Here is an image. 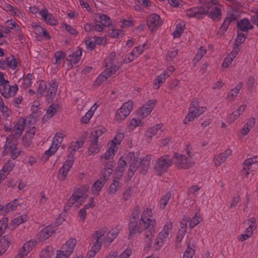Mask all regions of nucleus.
Segmentation results:
<instances>
[{
	"label": "nucleus",
	"instance_id": "nucleus-1",
	"mask_svg": "<svg viewBox=\"0 0 258 258\" xmlns=\"http://www.w3.org/2000/svg\"><path fill=\"white\" fill-rule=\"evenodd\" d=\"M156 227V221L153 218V213L151 208L147 207L142 212L141 219L138 223L132 222L130 226V234L128 238H132L137 233L147 230L146 236L150 240L155 233Z\"/></svg>",
	"mask_w": 258,
	"mask_h": 258
},
{
	"label": "nucleus",
	"instance_id": "nucleus-2",
	"mask_svg": "<svg viewBox=\"0 0 258 258\" xmlns=\"http://www.w3.org/2000/svg\"><path fill=\"white\" fill-rule=\"evenodd\" d=\"M90 186L87 184L80 185L74 187L72 195L64 206V210H69L75 204L77 207L81 206L87 198V192Z\"/></svg>",
	"mask_w": 258,
	"mask_h": 258
},
{
	"label": "nucleus",
	"instance_id": "nucleus-3",
	"mask_svg": "<svg viewBox=\"0 0 258 258\" xmlns=\"http://www.w3.org/2000/svg\"><path fill=\"white\" fill-rule=\"evenodd\" d=\"M17 146L18 142L16 138L12 135H9L4 146L3 155L9 156L13 160L16 159L21 153V151Z\"/></svg>",
	"mask_w": 258,
	"mask_h": 258
},
{
	"label": "nucleus",
	"instance_id": "nucleus-4",
	"mask_svg": "<svg viewBox=\"0 0 258 258\" xmlns=\"http://www.w3.org/2000/svg\"><path fill=\"white\" fill-rule=\"evenodd\" d=\"M206 109V107L200 106L198 99L194 98L190 103L188 112L183 120V123L186 124H188L195 118L199 117L205 112Z\"/></svg>",
	"mask_w": 258,
	"mask_h": 258
},
{
	"label": "nucleus",
	"instance_id": "nucleus-5",
	"mask_svg": "<svg viewBox=\"0 0 258 258\" xmlns=\"http://www.w3.org/2000/svg\"><path fill=\"white\" fill-rule=\"evenodd\" d=\"M201 5H204V8H207V13L209 12V17L213 20H219L221 18L220 5L217 0H199Z\"/></svg>",
	"mask_w": 258,
	"mask_h": 258
},
{
	"label": "nucleus",
	"instance_id": "nucleus-6",
	"mask_svg": "<svg viewBox=\"0 0 258 258\" xmlns=\"http://www.w3.org/2000/svg\"><path fill=\"white\" fill-rule=\"evenodd\" d=\"M188 157L183 154L175 153L174 157L175 159V165L178 169H186L194 166V163L191 160L192 154L188 149L186 150Z\"/></svg>",
	"mask_w": 258,
	"mask_h": 258
},
{
	"label": "nucleus",
	"instance_id": "nucleus-7",
	"mask_svg": "<svg viewBox=\"0 0 258 258\" xmlns=\"http://www.w3.org/2000/svg\"><path fill=\"white\" fill-rule=\"evenodd\" d=\"M133 102L128 101L124 102L122 105L118 109L115 113L114 121L115 123H120L129 115L133 109Z\"/></svg>",
	"mask_w": 258,
	"mask_h": 258
},
{
	"label": "nucleus",
	"instance_id": "nucleus-8",
	"mask_svg": "<svg viewBox=\"0 0 258 258\" xmlns=\"http://www.w3.org/2000/svg\"><path fill=\"white\" fill-rule=\"evenodd\" d=\"M64 136V134L60 132H57L55 134L53 138L52 144L49 148L45 152L43 155V158L47 160L49 157L54 154L58 147L60 146Z\"/></svg>",
	"mask_w": 258,
	"mask_h": 258
},
{
	"label": "nucleus",
	"instance_id": "nucleus-9",
	"mask_svg": "<svg viewBox=\"0 0 258 258\" xmlns=\"http://www.w3.org/2000/svg\"><path fill=\"white\" fill-rule=\"evenodd\" d=\"M175 69L172 66H169L159 75L157 76L154 80L153 88L158 89L165 80L174 72Z\"/></svg>",
	"mask_w": 258,
	"mask_h": 258
},
{
	"label": "nucleus",
	"instance_id": "nucleus-10",
	"mask_svg": "<svg viewBox=\"0 0 258 258\" xmlns=\"http://www.w3.org/2000/svg\"><path fill=\"white\" fill-rule=\"evenodd\" d=\"M171 156L165 155L160 157L156 161L154 168L159 172H165L172 163Z\"/></svg>",
	"mask_w": 258,
	"mask_h": 258
},
{
	"label": "nucleus",
	"instance_id": "nucleus-11",
	"mask_svg": "<svg viewBox=\"0 0 258 258\" xmlns=\"http://www.w3.org/2000/svg\"><path fill=\"white\" fill-rule=\"evenodd\" d=\"M146 22L149 29L152 32L156 31L163 23L160 16L155 13L148 16Z\"/></svg>",
	"mask_w": 258,
	"mask_h": 258
},
{
	"label": "nucleus",
	"instance_id": "nucleus-12",
	"mask_svg": "<svg viewBox=\"0 0 258 258\" xmlns=\"http://www.w3.org/2000/svg\"><path fill=\"white\" fill-rule=\"evenodd\" d=\"M109 148L105 153L103 154L100 157V161L103 164H108L109 162H111L113 165V158L115 156L117 150V147H115L112 144V145L108 144Z\"/></svg>",
	"mask_w": 258,
	"mask_h": 258
},
{
	"label": "nucleus",
	"instance_id": "nucleus-13",
	"mask_svg": "<svg viewBox=\"0 0 258 258\" xmlns=\"http://www.w3.org/2000/svg\"><path fill=\"white\" fill-rule=\"evenodd\" d=\"M156 103V100H149L143 105L138 111V115L141 118H144L150 114Z\"/></svg>",
	"mask_w": 258,
	"mask_h": 258
},
{
	"label": "nucleus",
	"instance_id": "nucleus-14",
	"mask_svg": "<svg viewBox=\"0 0 258 258\" xmlns=\"http://www.w3.org/2000/svg\"><path fill=\"white\" fill-rule=\"evenodd\" d=\"M200 7H194L186 11V15L188 17H195L197 19H201L202 16L207 14V9L204 8V5H201Z\"/></svg>",
	"mask_w": 258,
	"mask_h": 258
},
{
	"label": "nucleus",
	"instance_id": "nucleus-15",
	"mask_svg": "<svg viewBox=\"0 0 258 258\" xmlns=\"http://www.w3.org/2000/svg\"><path fill=\"white\" fill-rule=\"evenodd\" d=\"M74 161L72 159L66 160L58 170V178L60 180H64L67 178L68 173L73 165Z\"/></svg>",
	"mask_w": 258,
	"mask_h": 258
},
{
	"label": "nucleus",
	"instance_id": "nucleus-16",
	"mask_svg": "<svg viewBox=\"0 0 258 258\" xmlns=\"http://www.w3.org/2000/svg\"><path fill=\"white\" fill-rule=\"evenodd\" d=\"M56 230V226L51 225L46 226L38 233V239L40 241L45 240L51 236Z\"/></svg>",
	"mask_w": 258,
	"mask_h": 258
},
{
	"label": "nucleus",
	"instance_id": "nucleus-17",
	"mask_svg": "<svg viewBox=\"0 0 258 258\" xmlns=\"http://www.w3.org/2000/svg\"><path fill=\"white\" fill-rule=\"evenodd\" d=\"M115 68L106 69L100 74L95 81V85L99 86L102 83L106 81L107 79L115 74Z\"/></svg>",
	"mask_w": 258,
	"mask_h": 258
},
{
	"label": "nucleus",
	"instance_id": "nucleus-18",
	"mask_svg": "<svg viewBox=\"0 0 258 258\" xmlns=\"http://www.w3.org/2000/svg\"><path fill=\"white\" fill-rule=\"evenodd\" d=\"M134 159L133 161L131 162L129 170L127 172L128 175L132 177L134 175V173L136 171L137 168L141 165L140 160L135 157V153L133 152H130L126 156L127 160Z\"/></svg>",
	"mask_w": 258,
	"mask_h": 258
},
{
	"label": "nucleus",
	"instance_id": "nucleus-19",
	"mask_svg": "<svg viewBox=\"0 0 258 258\" xmlns=\"http://www.w3.org/2000/svg\"><path fill=\"white\" fill-rule=\"evenodd\" d=\"M258 162V156H254L245 160L242 164L241 173L244 177L247 176L251 171V165Z\"/></svg>",
	"mask_w": 258,
	"mask_h": 258
},
{
	"label": "nucleus",
	"instance_id": "nucleus-20",
	"mask_svg": "<svg viewBox=\"0 0 258 258\" xmlns=\"http://www.w3.org/2000/svg\"><path fill=\"white\" fill-rule=\"evenodd\" d=\"M57 87L58 83L53 80H51L48 84L46 90V98L48 101H52L55 96Z\"/></svg>",
	"mask_w": 258,
	"mask_h": 258
},
{
	"label": "nucleus",
	"instance_id": "nucleus-21",
	"mask_svg": "<svg viewBox=\"0 0 258 258\" xmlns=\"http://www.w3.org/2000/svg\"><path fill=\"white\" fill-rule=\"evenodd\" d=\"M116 56V53L115 52H111L104 59L103 66L106 68V69H111L115 68V72L118 70L121 67V64L116 65L113 64V62L115 59Z\"/></svg>",
	"mask_w": 258,
	"mask_h": 258
},
{
	"label": "nucleus",
	"instance_id": "nucleus-22",
	"mask_svg": "<svg viewBox=\"0 0 258 258\" xmlns=\"http://www.w3.org/2000/svg\"><path fill=\"white\" fill-rule=\"evenodd\" d=\"M232 153V150L228 149L224 152L215 156L213 160L215 165L217 166L220 165L221 164L224 163L230 155H231Z\"/></svg>",
	"mask_w": 258,
	"mask_h": 258
},
{
	"label": "nucleus",
	"instance_id": "nucleus-23",
	"mask_svg": "<svg viewBox=\"0 0 258 258\" xmlns=\"http://www.w3.org/2000/svg\"><path fill=\"white\" fill-rule=\"evenodd\" d=\"M77 243V240L75 238H70L62 244L61 249L63 252L71 255L75 250Z\"/></svg>",
	"mask_w": 258,
	"mask_h": 258
},
{
	"label": "nucleus",
	"instance_id": "nucleus-24",
	"mask_svg": "<svg viewBox=\"0 0 258 258\" xmlns=\"http://www.w3.org/2000/svg\"><path fill=\"white\" fill-rule=\"evenodd\" d=\"M25 120L23 118L19 119L14 126V128L12 130V133L16 139L19 137L22 134L25 127ZM11 131V129H10Z\"/></svg>",
	"mask_w": 258,
	"mask_h": 258
},
{
	"label": "nucleus",
	"instance_id": "nucleus-25",
	"mask_svg": "<svg viewBox=\"0 0 258 258\" xmlns=\"http://www.w3.org/2000/svg\"><path fill=\"white\" fill-rule=\"evenodd\" d=\"M96 22L100 23L104 27H109L112 25V20L110 18L106 15L101 14H96L94 16Z\"/></svg>",
	"mask_w": 258,
	"mask_h": 258
},
{
	"label": "nucleus",
	"instance_id": "nucleus-26",
	"mask_svg": "<svg viewBox=\"0 0 258 258\" xmlns=\"http://www.w3.org/2000/svg\"><path fill=\"white\" fill-rule=\"evenodd\" d=\"M39 14L47 24L51 26L56 25L57 22L54 19V17L46 9H41L39 11Z\"/></svg>",
	"mask_w": 258,
	"mask_h": 258
},
{
	"label": "nucleus",
	"instance_id": "nucleus-27",
	"mask_svg": "<svg viewBox=\"0 0 258 258\" xmlns=\"http://www.w3.org/2000/svg\"><path fill=\"white\" fill-rule=\"evenodd\" d=\"M252 28L253 26L248 19H243L237 24L238 30L246 34H247L248 31L252 29Z\"/></svg>",
	"mask_w": 258,
	"mask_h": 258
},
{
	"label": "nucleus",
	"instance_id": "nucleus-28",
	"mask_svg": "<svg viewBox=\"0 0 258 258\" xmlns=\"http://www.w3.org/2000/svg\"><path fill=\"white\" fill-rule=\"evenodd\" d=\"M82 55V50L81 48L78 49L76 52L68 56L67 60L70 62L72 66L78 63L81 59Z\"/></svg>",
	"mask_w": 258,
	"mask_h": 258
},
{
	"label": "nucleus",
	"instance_id": "nucleus-29",
	"mask_svg": "<svg viewBox=\"0 0 258 258\" xmlns=\"http://www.w3.org/2000/svg\"><path fill=\"white\" fill-rule=\"evenodd\" d=\"M36 244V241L35 240H31L26 242L23 246L19 249V253L24 256L32 250L33 247Z\"/></svg>",
	"mask_w": 258,
	"mask_h": 258
},
{
	"label": "nucleus",
	"instance_id": "nucleus-30",
	"mask_svg": "<svg viewBox=\"0 0 258 258\" xmlns=\"http://www.w3.org/2000/svg\"><path fill=\"white\" fill-rule=\"evenodd\" d=\"M83 145V142L81 141L72 142L68 149V156L69 158L73 157L75 152Z\"/></svg>",
	"mask_w": 258,
	"mask_h": 258
},
{
	"label": "nucleus",
	"instance_id": "nucleus-31",
	"mask_svg": "<svg viewBox=\"0 0 258 258\" xmlns=\"http://www.w3.org/2000/svg\"><path fill=\"white\" fill-rule=\"evenodd\" d=\"M118 234V231L117 228L112 229L108 231L104 237L103 241L105 242V245H109L117 237Z\"/></svg>",
	"mask_w": 258,
	"mask_h": 258
},
{
	"label": "nucleus",
	"instance_id": "nucleus-32",
	"mask_svg": "<svg viewBox=\"0 0 258 258\" xmlns=\"http://www.w3.org/2000/svg\"><path fill=\"white\" fill-rule=\"evenodd\" d=\"M172 227V225L171 223H167L164 226L162 231L158 234V236L159 238L165 242L171 232Z\"/></svg>",
	"mask_w": 258,
	"mask_h": 258
},
{
	"label": "nucleus",
	"instance_id": "nucleus-33",
	"mask_svg": "<svg viewBox=\"0 0 258 258\" xmlns=\"http://www.w3.org/2000/svg\"><path fill=\"white\" fill-rule=\"evenodd\" d=\"M33 31L37 35V37H44L46 39H49L50 37L48 33L44 30V29L39 25H35L33 26Z\"/></svg>",
	"mask_w": 258,
	"mask_h": 258
},
{
	"label": "nucleus",
	"instance_id": "nucleus-34",
	"mask_svg": "<svg viewBox=\"0 0 258 258\" xmlns=\"http://www.w3.org/2000/svg\"><path fill=\"white\" fill-rule=\"evenodd\" d=\"M105 180L103 178H100L95 181L91 187V191L94 195H99L102 188L105 183Z\"/></svg>",
	"mask_w": 258,
	"mask_h": 258
},
{
	"label": "nucleus",
	"instance_id": "nucleus-35",
	"mask_svg": "<svg viewBox=\"0 0 258 258\" xmlns=\"http://www.w3.org/2000/svg\"><path fill=\"white\" fill-rule=\"evenodd\" d=\"M104 165V167L101 170L100 174V178H103V179L106 182L109 179L111 174L112 173V172L113 171L112 167L113 165H112L111 162H109L108 164Z\"/></svg>",
	"mask_w": 258,
	"mask_h": 258
},
{
	"label": "nucleus",
	"instance_id": "nucleus-36",
	"mask_svg": "<svg viewBox=\"0 0 258 258\" xmlns=\"http://www.w3.org/2000/svg\"><path fill=\"white\" fill-rule=\"evenodd\" d=\"M242 86V84L241 83H239L233 89L228 93L227 99L229 101L232 102L235 100V97L239 93Z\"/></svg>",
	"mask_w": 258,
	"mask_h": 258
},
{
	"label": "nucleus",
	"instance_id": "nucleus-37",
	"mask_svg": "<svg viewBox=\"0 0 258 258\" xmlns=\"http://www.w3.org/2000/svg\"><path fill=\"white\" fill-rule=\"evenodd\" d=\"M98 105L95 103L91 108L88 111L85 115L83 116L81 119V122L82 123H87L90 121L94 113V112L98 108Z\"/></svg>",
	"mask_w": 258,
	"mask_h": 258
},
{
	"label": "nucleus",
	"instance_id": "nucleus-38",
	"mask_svg": "<svg viewBox=\"0 0 258 258\" xmlns=\"http://www.w3.org/2000/svg\"><path fill=\"white\" fill-rule=\"evenodd\" d=\"M108 229L106 227H102L98 230L96 231L95 233V241H98L101 243L105 244V242L103 241L104 237L105 236V234L107 233Z\"/></svg>",
	"mask_w": 258,
	"mask_h": 258
},
{
	"label": "nucleus",
	"instance_id": "nucleus-39",
	"mask_svg": "<svg viewBox=\"0 0 258 258\" xmlns=\"http://www.w3.org/2000/svg\"><path fill=\"white\" fill-rule=\"evenodd\" d=\"M121 187V183L119 182V179L114 178L112 182L110 184L108 189V194L113 195Z\"/></svg>",
	"mask_w": 258,
	"mask_h": 258
},
{
	"label": "nucleus",
	"instance_id": "nucleus-40",
	"mask_svg": "<svg viewBox=\"0 0 258 258\" xmlns=\"http://www.w3.org/2000/svg\"><path fill=\"white\" fill-rule=\"evenodd\" d=\"M195 244L189 241L182 258H192L195 253Z\"/></svg>",
	"mask_w": 258,
	"mask_h": 258
},
{
	"label": "nucleus",
	"instance_id": "nucleus-41",
	"mask_svg": "<svg viewBox=\"0 0 258 258\" xmlns=\"http://www.w3.org/2000/svg\"><path fill=\"white\" fill-rule=\"evenodd\" d=\"M151 155L148 154L144 157L142 160H140L141 168L145 173L148 170L150 165Z\"/></svg>",
	"mask_w": 258,
	"mask_h": 258
},
{
	"label": "nucleus",
	"instance_id": "nucleus-42",
	"mask_svg": "<svg viewBox=\"0 0 258 258\" xmlns=\"http://www.w3.org/2000/svg\"><path fill=\"white\" fill-rule=\"evenodd\" d=\"M18 90V87L17 85L15 84L12 86L10 85L7 89V92H3V96L6 98H9V97H13L15 95L16 93Z\"/></svg>",
	"mask_w": 258,
	"mask_h": 258
},
{
	"label": "nucleus",
	"instance_id": "nucleus-43",
	"mask_svg": "<svg viewBox=\"0 0 258 258\" xmlns=\"http://www.w3.org/2000/svg\"><path fill=\"white\" fill-rule=\"evenodd\" d=\"M98 143V140L97 139H94L92 141L91 144L88 148V152L89 155L95 154L99 152L100 150Z\"/></svg>",
	"mask_w": 258,
	"mask_h": 258
},
{
	"label": "nucleus",
	"instance_id": "nucleus-44",
	"mask_svg": "<svg viewBox=\"0 0 258 258\" xmlns=\"http://www.w3.org/2000/svg\"><path fill=\"white\" fill-rule=\"evenodd\" d=\"M40 106L39 101L38 100H35L31 106L32 114L31 115L33 117L37 118L40 115L41 111L39 110V106Z\"/></svg>",
	"mask_w": 258,
	"mask_h": 258
},
{
	"label": "nucleus",
	"instance_id": "nucleus-45",
	"mask_svg": "<svg viewBox=\"0 0 258 258\" xmlns=\"http://www.w3.org/2000/svg\"><path fill=\"white\" fill-rule=\"evenodd\" d=\"M38 83V86L36 90V95L38 97H42L46 92L47 89L46 83L44 81H40Z\"/></svg>",
	"mask_w": 258,
	"mask_h": 258
},
{
	"label": "nucleus",
	"instance_id": "nucleus-46",
	"mask_svg": "<svg viewBox=\"0 0 258 258\" xmlns=\"http://www.w3.org/2000/svg\"><path fill=\"white\" fill-rule=\"evenodd\" d=\"M162 125V124L159 123L152 127L149 128L145 133V136L150 139L152 138L156 134L157 131L161 128Z\"/></svg>",
	"mask_w": 258,
	"mask_h": 258
},
{
	"label": "nucleus",
	"instance_id": "nucleus-47",
	"mask_svg": "<svg viewBox=\"0 0 258 258\" xmlns=\"http://www.w3.org/2000/svg\"><path fill=\"white\" fill-rule=\"evenodd\" d=\"M171 197V194L169 191L166 192L164 195L161 197L159 202V205L160 209H164L165 208Z\"/></svg>",
	"mask_w": 258,
	"mask_h": 258
},
{
	"label": "nucleus",
	"instance_id": "nucleus-48",
	"mask_svg": "<svg viewBox=\"0 0 258 258\" xmlns=\"http://www.w3.org/2000/svg\"><path fill=\"white\" fill-rule=\"evenodd\" d=\"M53 254V247L47 246L43 248L40 253V258H51Z\"/></svg>",
	"mask_w": 258,
	"mask_h": 258
},
{
	"label": "nucleus",
	"instance_id": "nucleus-49",
	"mask_svg": "<svg viewBox=\"0 0 258 258\" xmlns=\"http://www.w3.org/2000/svg\"><path fill=\"white\" fill-rule=\"evenodd\" d=\"M207 50L203 46H201L198 50L194 59V64H196L202 59L203 56L206 54Z\"/></svg>",
	"mask_w": 258,
	"mask_h": 258
},
{
	"label": "nucleus",
	"instance_id": "nucleus-50",
	"mask_svg": "<svg viewBox=\"0 0 258 258\" xmlns=\"http://www.w3.org/2000/svg\"><path fill=\"white\" fill-rule=\"evenodd\" d=\"M10 245V242L4 236L0 239V255L4 253Z\"/></svg>",
	"mask_w": 258,
	"mask_h": 258
},
{
	"label": "nucleus",
	"instance_id": "nucleus-51",
	"mask_svg": "<svg viewBox=\"0 0 258 258\" xmlns=\"http://www.w3.org/2000/svg\"><path fill=\"white\" fill-rule=\"evenodd\" d=\"M202 221V218L200 215L196 213L195 216L189 221V227L191 229L197 225Z\"/></svg>",
	"mask_w": 258,
	"mask_h": 258
},
{
	"label": "nucleus",
	"instance_id": "nucleus-52",
	"mask_svg": "<svg viewBox=\"0 0 258 258\" xmlns=\"http://www.w3.org/2000/svg\"><path fill=\"white\" fill-rule=\"evenodd\" d=\"M66 57V54L62 51H57L54 54V61L53 63L55 64H59L61 61L64 59Z\"/></svg>",
	"mask_w": 258,
	"mask_h": 258
},
{
	"label": "nucleus",
	"instance_id": "nucleus-53",
	"mask_svg": "<svg viewBox=\"0 0 258 258\" xmlns=\"http://www.w3.org/2000/svg\"><path fill=\"white\" fill-rule=\"evenodd\" d=\"M140 214V208L139 206H137L134 209L132 212L131 216H130V220L131 222L129 224V226H130L132 222L134 221L135 223H138V220H139V215Z\"/></svg>",
	"mask_w": 258,
	"mask_h": 258
},
{
	"label": "nucleus",
	"instance_id": "nucleus-54",
	"mask_svg": "<svg viewBox=\"0 0 258 258\" xmlns=\"http://www.w3.org/2000/svg\"><path fill=\"white\" fill-rule=\"evenodd\" d=\"M33 79V75L31 74H28L25 77L23 78L21 84V87L24 89L28 88L31 86Z\"/></svg>",
	"mask_w": 258,
	"mask_h": 258
},
{
	"label": "nucleus",
	"instance_id": "nucleus-55",
	"mask_svg": "<svg viewBox=\"0 0 258 258\" xmlns=\"http://www.w3.org/2000/svg\"><path fill=\"white\" fill-rule=\"evenodd\" d=\"M124 134L122 133H117L113 139L108 143L112 145V144H113V145L115 146V147H117V146L119 145L123 139L124 138Z\"/></svg>",
	"mask_w": 258,
	"mask_h": 258
},
{
	"label": "nucleus",
	"instance_id": "nucleus-56",
	"mask_svg": "<svg viewBox=\"0 0 258 258\" xmlns=\"http://www.w3.org/2000/svg\"><path fill=\"white\" fill-rule=\"evenodd\" d=\"M57 105L55 104L51 105L47 110L45 117L47 118H51L55 115L57 109Z\"/></svg>",
	"mask_w": 258,
	"mask_h": 258
},
{
	"label": "nucleus",
	"instance_id": "nucleus-57",
	"mask_svg": "<svg viewBox=\"0 0 258 258\" xmlns=\"http://www.w3.org/2000/svg\"><path fill=\"white\" fill-rule=\"evenodd\" d=\"M19 203L17 200H14L12 202L7 204L5 207L4 211L6 212H10L16 210Z\"/></svg>",
	"mask_w": 258,
	"mask_h": 258
},
{
	"label": "nucleus",
	"instance_id": "nucleus-58",
	"mask_svg": "<svg viewBox=\"0 0 258 258\" xmlns=\"http://www.w3.org/2000/svg\"><path fill=\"white\" fill-rule=\"evenodd\" d=\"M184 25L182 23H178L176 27V29L173 32V35L175 38L179 37L183 33L184 28Z\"/></svg>",
	"mask_w": 258,
	"mask_h": 258
},
{
	"label": "nucleus",
	"instance_id": "nucleus-59",
	"mask_svg": "<svg viewBox=\"0 0 258 258\" xmlns=\"http://www.w3.org/2000/svg\"><path fill=\"white\" fill-rule=\"evenodd\" d=\"M247 34L237 31V36L235 39L236 45H239L244 42Z\"/></svg>",
	"mask_w": 258,
	"mask_h": 258
},
{
	"label": "nucleus",
	"instance_id": "nucleus-60",
	"mask_svg": "<svg viewBox=\"0 0 258 258\" xmlns=\"http://www.w3.org/2000/svg\"><path fill=\"white\" fill-rule=\"evenodd\" d=\"M178 53V49L169 50L166 55V60L168 61H173Z\"/></svg>",
	"mask_w": 258,
	"mask_h": 258
},
{
	"label": "nucleus",
	"instance_id": "nucleus-61",
	"mask_svg": "<svg viewBox=\"0 0 258 258\" xmlns=\"http://www.w3.org/2000/svg\"><path fill=\"white\" fill-rule=\"evenodd\" d=\"M126 166V161L124 160H123L122 158H120L117 163V166L116 167V171L119 172L120 174H119V176L121 177L122 176L121 173L123 172L124 168Z\"/></svg>",
	"mask_w": 258,
	"mask_h": 258
},
{
	"label": "nucleus",
	"instance_id": "nucleus-62",
	"mask_svg": "<svg viewBox=\"0 0 258 258\" xmlns=\"http://www.w3.org/2000/svg\"><path fill=\"white\" fill-rule=\"evenodd\" d=\"M27 220V216L26 215H21L17 218H15L12 221L13 224L15 227L18 226L19 225L25 222Z\"/></svg>",
	"mask_w": 258,
	"mask_h": 258
},
{
	"label": "nucleus",
	"instance_id": "nucleus-63",
	"mask_svg": "<svg viewBox=\"0 0 258 258\" xmlns=\"http://www.w3.org/2000/svg\"><path fill=\"white\" fill-rule=\"evenodd\" d=\"M146 44H143L135 47L132 50L133 53H134L135 56L137 57L139 56L144 51L145 49Z\"/></svg>",
	"mask_w": 258,
	"mask_h": 258
},
{
	"label": "nucleus",
	"instance_id": "nucleus-64",
	"mask_svg": "<svg viewBox=\"0 0 258 258\" xmlns=\"http://www.w3.org/2000/svg\"><path fill=\"white\" fill-rule=\"evenodd\" d=\"M142 125V122L139 118H133L131 120L128 124V127L132 130H133L137 126H141Z\"/></svg>",
	"mask_w": 258,
	"mask_h": 258
}]
</instances>
